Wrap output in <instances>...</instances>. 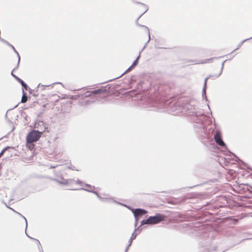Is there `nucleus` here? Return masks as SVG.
I'll return each mask as SVG.
<instances>
[{
    "label": "nucleus",
    "instance_id": "c03bdc74",
    "mask_svg": "<svg viewBox=\"0 0 252 252\" xmlns=\"http://www.w3.org/2000/svg\"><path fill=\"white\" fill-rule=\"evenodd\" d=\"M13 77L18 81L20 79V78H19V77H18L16 75H13Z\"/></svg>",
    "mask_w": 252,
    "mask_h": 252
},
{
    "label": "nucleus",
    "instance_id": "9d476101",
    "mask_svg": "<svg viewBox=\"0 0 252 252\" xmlns=\"http://www.w3.org/2000/svg\"><path fill=\"white\" fill-rule=\"evenodd\" d=\"M212 76H215L214 75H209L204 80L203 87L202 88V96L203 98L205 99L206 101H208V100L207 97V95H206L207 82L208 79H209L210 78H212Z\"/></svg>",
    "mask_w": 252,
    "mask_h": 252
},
{
    "label": "nucleus",
    "instance_id": "13d9d810",
    "mask_svg": "<svg viewBox=\"0 0 252 252\" xmlns=\"http://www.w3.org/2000/svg\"><path fill=\"white\" fill-rule=\"evenodd\" d=\"M126 74V70L124 72L122 75Z\"/></svg>",
    "mask_w": 252,
    "mask_h": 252
},
{
    "label": "nucleus",
    "instance_id": "6e6d98bb",
    "mask_svg": "<svg viewBox=\"0 0 252 252\" xmlns=\"http://www.w3.org/2000/svg\"><path fill=\"white\" fill-rule=\"evenodd\" d=\"M29 93H32V90L30 88V89H29Z\"/></svg>",
    "mask_w": 252,
    "mask_h": 252
},
{
    "label": "nucleus",
    "instance_id": "79ce46f5",
    "mask_svg": "<svg viewBox=\"0 0 252 252\" xmlns=\"http://www.w3.org/2000/svg\"><path fill=\"white\" fill-rule=\"evenodd\" d=\"M53 180L54 181H56V182H57L58 183H59V184H60V182H62V180H61L59 179H54Z\"/></svg>",
    "mask_w": 252,
    "mask_h": 252
},
{
    "label": "nucleus",
    "instance_id": "7c9ffc66",
    "mask_svg": "<svg viewBox=\"0 0 252 252\" xmlns=\"http://www.w3.org/2000/svg\"><path fill=\"white\" fill-rule=\"evenodd\" d=\"M21 116L24 118L25 120H27L28 116L26 113L24 112L23 110L20 111Z\"/></svg>",
    "mask_w": 252,
    "mask_h": 252
},
{
    "label": "nucleus",
    "instance_id": "ea45409f",
    "mask_svg": "<svg viewBox=\"0 0 252 252\" xmlns=\"http://www.w3.org/2000/svg\"><path fill=\"white\" fill-rule=\"evenodd\" d=\"M18 82L21 85V86L22 85H23L25 82L22 79H20Z\"/></svg>",
    "mask_w": 252,
    "mask_h": 252
},
{
    "label": "nucleus",
    "instance_id": "a878e982",
    "mask_svg": "<svg viewBox=\"0 0 252 252\" xmlns=\"http://www.w3.org/2000/svg\"><path fill=\"white\" fill-rule=\"evenodd\" d=\"M13 149V148L12 147L10 146H6L5 148H4L2 150L0 153V158L1 157V156L4 154V152L9 149Z\"/></svg>",
    "mask_w": 252,
    "mask_h": 252
},
{
    "label": "nucleus",
    "instance_id": "f8f14e48",
    "mask_svg": "<svg viewBox=\"0 0 252 252\" xmlns=\"http://www.w3.org/2000/svg\"><path fill=\"white\" fill-rule=\"evenodd\" d=\"M84 186L86 187V188H81L78 189H71L72 190H84L88 192L93 193L94 191V189L95 188L94 186H92L88 184H85Z\"/></svg>",
    "mask_w": 252,
    "mask_h": 252
},
{
    "label": "nucleus",
    "instance_id": "4d7b16f0",
    "mask_svg": "<svg viewBox=\"0 0 252 252\" xmlns=\"http://www.w3.org/2000/svg\"><path fill=\"white\" fill-rule=\"evenodd\" d=\"M154 105H158L159 104L158 102H154Z\"/></svg>",
    "mask_w": 252,
    "mask_h": 252
},
{
    "label": "nucleus",
    "instance_id": "f03ea898",
    "mask_svg": "<svg viewBox=\"0 0 252 252\" xmlns=\"http://www.w3.org/2000/svg\"><path fill=\"white\" fill-rule=\"evenodd\" d=\"M205 118L200 123L203 125V131H195L196 134L202 139H206L208 142H213V139L216 143L224 149H227V146L222 139L221 133L220 130L213 128L212 127L208 128L207 126L212 123L210 118L205 115Z\"/></svg>",
    "mask_w": 252,
    "mask_h": 252
},
{
    "label": "nucleus",
    "instance_id": "603ef678",
    "mask_svg": "<svg viewBox=\"0 0 252 252\" xmlns=\"http://www.w3.org/2000/svg\"><path fill=\"white\" fill-rule=\"evenodd\" d=\"M55 167H56V166H50V168H55Z\"/></svg>",
    "mask_w": 252,
    "mask_h": 252
},
{
    "label": "nucleus",
    "instance_id": "393cba45",
    "mask_svg": "<svg viewBox=\"0 0 252 252\" xmlns=\"http://www.w3.org/2000/svg\"><path fill=\"white\" fill-rule=\"evenodd\" d=\"M93 193L94 194L97 196V197L99 200H100L101 201H103L104 202V201H105L106 200H107V198H103V197H101L99 195L97 191H95V190H94L93 191Z\"/></svg>",
    "mask_w": 252,
    "mask_h": 252
},
{
    "label": "nucleus",
    "instance_id": "4be33fe9",
    "mask_svg": "<svg viewBox=\"0 0 252 252\" xmlns=\"http://www.w3.org/2000/svg\"><path fill=\"white\" fill-rule=\"evenodd\" d=\"M192 197V195H190V194H188L185 196H184L183 197H182V198H181L180 199V201L179 202L180 203H183V202H186L188 199H190Z\"/></svg>",
    "mask_w": 252,
    "mask_h": 252
},
{
    "label": "nucleus",
    "instance_id": "2eb2a0df",
    "mask_svg": "<svg viewBox=\"0 0 252 252\" xmlns=\"http://www.w3.org/2000/svg\"><path fill=\"white\" fill-rule=\"evenodd\" d=\"M145 83L144 81H140L138 83V84H137V89L139 90L138 91V92H142V91H146V87H143V85H145Z\"/></svg>",
    "mask_w": 252,
    "mask_h": 252
},
{
    "label": "nucleus",
    "instance_id": "cd10ccee",
    "mask_svg": "<svg viewBox=\"0 0 252 252\" xmlns=\"http://www.w3.org/2000/svg\"><path fill=\"white\" fill-rule=\"evenodd\" d=\"M33 240L36 241L37 242V246H38V250L40 252H43V251L42 250V247L40 245V242L39 241V240H38L37 239H34Z\"/></svg>",
    "mask_w": 252,
    "mask_h": 252
},
{
    "label": "nucleus",
    "instance_id": "37998d69",
    "mask_svg": "<svg viewBox=\"0 0 252 252\" xmlns=\"http://www.w3.org/2000/svg\"><path fill=\"white\" fill-rule=\"evenodd\" d=\"M8 208L13 210L15 212H16L17 214H18L21 217L23 216L21 214H20V213H18L16 211H15V210H14L13 209H12V208H10V207H8Z\"/></svg>",
    "mask_w": 252,
    "mask_h": 252
},
{
    "label": "nucleus",
    "instance_id": "c9c22d12",
    "mask_svg": "<svg viewBox=\"0 0 252 252\" xmlns=\"http://www.w3.org/2000/svg\"><path fill=\"white\" fill-rule=\"evenodd\" d=\"M210 145H211V147H210L211 149H212V150H215L216 146L214 143H210Z\"/></svg>",
    "mask_w": 252,
    "mask_h": 252
},
{
    "label": "nucleus",
    "instance_id": "c756f323",
    "mask_svg": "<svg viewBox=\"0 0 252 252\" xmlns=\"http://www.w3.org/2000/svg\"><path fill=\"white\" fill-rule=\"evenodd\" d=\"M148 36H149V39H148V40L146 42V43L145 44L144 46H143V47L142 48V49H141V50L139 51V52H140V53H142V52L143 51V50H144L145 49V48L146 47L147 44L149 42V41H150V39H151V38H150V34H149L148 33Z\"/></svg>",
    "mask_w": 252,
    "mask_h": 252
},
{
    "label": "nucleus",
    "instance_id": "1a4fd4ad",
    "mask_svg": "<svg viewBox=\"0 0 252 252\" xmlns=\"http://www.w3.org/2000/svg\"><path fill=\"white\" fill-rule=\"evenodd\" d=\"M145 225H152L151 222V220L149 218V217L146 219H143L140 221V224L137 227H135V229L140 232L142 231L143 227Z\"/></svg>",
    "mask_w": 252,
    "mask_h": 252
},
{
    "label": "nucleus",
    "instance_id": "bb28decb",
    "mask_svg": "<svg viewBox=\"0 0 252 252\" xmlns=\"http://www.w3.org/2000/svg\"><path fill=\"white\" fill-rule=\"evenodd\" d=\"M60 178L61 180H62V182H60V185H64V186L68 185V183H67V179H63V177H61Z\"/></svg>",
    "mask_w": 252,
    "mask_h": 252
},
{
    "label": "nucleus",
    "instance_id": "20e7f679",
    "mask_svg": "<svg viewBox=\"0 0 252 252\" xmlns=\"http://www.w3.org/2000/svg\"><path fill=\"white\" fill-rule=\"evenodd\" d=\"M127 209L130 210L135 219V222H134V226L135 227H136L138 224V221L146 213L148 212L147 210H146L142 208H133L131 206L129 205H127Z\"/></svg>",
    "mask_w": 252,
    "mask_h": 252
},
{
    "label": "nucleus",
    "instance_id": "e433bc0d",
    "mask_svg": "<svg viewBox=\"0 0 252 252\" xmlns=\"http://www.w3.org/2000/svg\"><path fill=\"white\" fill-rule=\"evenodd\" d=\"M21 217L22 218H23V219H24V220H25V222H26V229H27V227H28L27 220L26 218L24 216H22Z\"/></svg>",
    "mask_w": 252,
    "mask_h": 252
},
{
    "label": "nucleus",
    "instance_id": "8fccbe9b",
    "mask_svg": "<svg viewBox=\"0 0 252 252\" xmlns=\"http://www.w3.org/2000/svg\"><path fill=\"white\" fill-rule=\"evenodd\" d=\"M129 92H130V91H127V92H126V93H127V97H128V96H129V95H130Z\"/></svg>",
    "mask_w": 252,
    "mask_h": 252
},
{
    "label": "nucleus",
    "instance_id": "dca6fc26",
    "mask_svg": "<svg viewBox=\"0 0 252 252\" xmlns=\"http://www.w3.org/2000/svg\"><path fill=\"white\" fill-rule=\"evenodd\" d=\"M13 51L14 52V53L17 55V58H18V63H17V64L16 65V67H15L14 68H13V70H16L19 67V63H20V56L19 55V54L18 53V52L17 51V50H16V49L14 47H13Z\"/></svg>",
    "mask_w": 252,
    "mask_h": 252
},
{
    "label": "nucleus",
    "instance_id": "b1692460",
    "mask_svg": "<svg viewBox=\"0 0 252 252\" xmlns=\"http://www.w3.org/2000/svg\"><path fill=\"white\" fill-rule=\"evenodd\" d=\"M28 100L27 94L23 91L22 93V97L21 100V102L24 103H26Z\"/></svg>",
    "mask_w": 252,
    "mask_h": 252
},
{
    "label": "nucleus",
    "instance_id": "aec40b11",
    "mask_svg": "<svg viewBox=\"0 0 252 252\" xmlns=\"http://www.w3.org/2000/svg\"><path fill=\"white\" fill-rule=\"evenodd\" d=\"M62 84V83L61 82H55V83H54L52 84H50V85H43L42 84H41V83H39L38 85V86L37 87L39 88V86H42L43 87V88L41 89V90H45V87H50L51 86H53L55 84Z\"/></svg>",
    "mask_w": 252,
    "mask_h": 252
},
{
    "label": "nucleus",
    "instance_id": "9b49d317",
    "mask_svg": "<svg viewBox=\"0 0 252 252\" xmlns=\"http://www.w3.org/2000/svg\"><path fill=\"white\" fill-rule=\"evenodd\" d=\"M224 56H220L218 57L211 58L210 59L203 60L200 62L198 61L197 60H190L189 62L192 63L193 64H198V63H210L213 61L214 59H218L221 58L223 57Z\"/></svg>",
    "mask_w": 252,
    "mask_h": 252
},
{
    "label": "nucleus",
    "instance_id": "a211bd4d",
    "mask_svg": "<svg viewBox=\"0 0 252 252\" xmlns=\"http://www.w3.org/2000/svg\"><path fill=\"white\" fill-rule=\"evenodd\" d=\"M122 94L121 97L123 98H126V91L125 90H120L118 91L117 92V96H119L120 95Z\"/></svg>",
    "mask_w": 252,
    "mask_h": 252
},
{
    "label": "nucleus",
    "instance_id": "de8ad7c7",
    "mask_svg": "<svg viewBox=\"0 0 252 252\" xmlns=\"http://www.w3.org/2000/svg\"><path fill=\"white\" fill-rule=\"evenodd\" d=\"M14 70H13H13H12L11 72V75H12V76L13 77V75H14H14H16L15 74H14L13 73V71H14Z\"/></svg>",
    "mask_w": 252,
    "mask_h": 252
},
{
    "label": "nucleus",
    "instance_id": "f257e3e1",
    "mask_svg": "<svg viewBox=\"0 0 252 252\" xmlns=\"http://www.w3.org/2000/svg\"><path fill=\"white\" fill-rule=\"evenodd\" d=\"M194 100L189 99L181 100L174 103H170L167 107L168 111L176 115L180 113L192 117V121L193 123L195 131H203V125L200 123L202 120L205 118V115L201 109H198Z\"/></svg>",
    "mask_w": 252,
    "mask_h": 252
},
{
    "label": "nucleus",
    "instance_id": "0eeeda50",
    "mask_svg": "<svg viewBox=\"0 0 252 252\" xmlns=\"http://www.w3.org/2000/svg\"><path fill=\"white\" fill-rule=\"evenodd\" d=\"M135 3L137 4H141L143 7H144V12L141 14H140V16H139V17L137 18V19L136 20V21H135V24L137 26H138V27H142V28L145 29L146 30V31L147 32V33L149 34H150V30L147 26H146L145 25H141V24H139L138 23V20L139 19V18L149 10V6L147 5H146L144 3H143L141 2L136 1Z\"/></svg>",
    "mask_w": 252,
    "mask_h": 252
},
{
    "label": "nucleus",
    "instance_id": "a18cd8bd",
    "mask_svg": "<svg viewBox=\"0 0 252 252\" xmlns=\"http://www.w3.org/2000/svg\"><path fill=\"white\" fill-rule=\"evenodd\" d=\"M13 77L18 81L20 79V78H19V77H18L16 75H13Z\"/></svg>",
    "mask_w": 252,
    "mask_h": 252
},
{
    "label": "nucleus",
    "instance_id": "2f4dec72",
    "mask_svg": "<svg viewBox=\"0 0 252 252\" xmlns=\"http://www.w3.org/2000/svg\"><path fill=\"white\" fill-rule=\"evenodd\" d=\"M75 183L78 185H79L80 186H84V184L85 183H84L82 182V181H81V180L78 179L76 181H75Z\"/></svg>",
    "mask_w": 252,
    "mask_h": 252
},
{
    "label": "nucleus",
    "instance_id": "f3484780",
    "mask_svg": "<svg viewBox=\"0 0 252 252\" xmlns=\"http://www.w3.org/2000/svg\"><path fill=\"white\" fill-rule=\"evenodd\" d=\"M138 62H137L136 60H134L132 64L128 68H127V72L130 71L132 70L134 68H135L138 64Z\"/></svg>",
    "mask_w": 252,
    "mask_h": 252
},
{
    "label": "nucleus",
    "instance_id": "bf43d9fd",
    "mask_svg": "<svg viewBox=\"0 0 252 252\" xmlns=\"http://www.w3.org/2000/svg\"><path fill=\"white\" fill-rule=\"evenodd\" d=\"M17 106H18V104L15 105L12 109H14V108H16Z\"/></svg>",
    "mask_w": 252,
    "mask_h": 252
},
{
    "label": "nucleus",
    "instance_id": "6e6552de",
    "mask_svg": "<svg viewBox=\"0 0 252 252\" xmlns=\"http://www.w3.org/2000/svg\"><path fill=\"white\" fill-rule=\"evenodd\" d=\"M189 226L193 231L196 232V234L197 235L202 233V232H200V231L202 230L204 228L203 225L199 222L192 223L191 225L189 224Z\"/></svg>",
    "mask_w": 252,
    "mask_h": 252
},
{
    "label": "nucleus",
    "instance_id": "052dcab7",
    "mask_svg": "<svg viewBox=\"0 0 252 252\" xmlns=\"http://www.w3.org/2000/svg\"><path fill=\"white\" fill-rule=\"evenodd\" d=\"M7 112L6 113V114H5V117H7Z\"/></svg>",
    "mask_w": 252,
    "mask_h": 252
},
{
    "label": "nucleus",
    "instance_id": "7ed1b4c3",
    "mask_svg": "<svg viewBox=\"0 0 252 252\" xmlns=\"http://www.w3.org/2000/svg\"><path fill=\"white\" fill-rule=\"evenodd\" d=\"M39 129H32L29 133L26 136V143L27 145L31 144L35 142L39 139L42 133L44 132L43 128H39Z\"/></svg>",
    "mask_w": 252,
    "mask_h": 252
},
{
    "label": "nucleus",
    "instance_id": "39448f33",
    "mask_svg": "<svg viewBox=\"0 0 252 252\" xmlns=\"http://www.w3.org/2000/svg\"><path fill=\"white\" fill-rule=\"evenodd\" d=\"M111 85L108 84L105 87H102L99 89L94 90L92 91H86L84 93V97H89L92 96H95L99 94H102L107 93L111 89Z\"/></svg>",
    "mask_w": 252,
    "mask_h": 252
},
{
    "label": "nucleus",
    "instance_id": "6ab92c4d",
    "mask_svg": "<svg viewBox=\"0 0 252 252\" xmlns=\"http://www.w3.org/2000/svg\"><path fill=\"white\" fill-rule=\"evenodd\" d=\"M84 95V94H75L73 95H71L70 98H71L72 99H79V98H81L82 99H84L86 98V97H83Z\"/></svg>",
    "mask_w": 252,
    "mask_h": 252
},
{
    "label": "nucleus",
    "instance_id": "3c124183",
    "mask_svg": "<svg viewBox=\"0 0 252 252\" xmlns=\"http://www.w3.org/2000/svg\"><path fill=\"white\" fill-rule=\"evenodd\" d=\"M152 110H154V111H158V109L157 108H154L153 109H152Z\"/></svg>",
    "mask_w": 252,
    "mask_h": 252
},
{
    "label": "nucleus",
    "instance_id": "680f3d73",
    "mask_svg": "<svg viewBox=\"0 0 252 252\" xmlns=\"http://www.w3.org/2000/svg\"><path fill=\"white\" fill-rule=\"evenodd\" d=\"M131 82H130V83H129V85L130 86H131Z\"/></svg>",
    "mask_w": 252,
    "mask_h": 252
},
{
    "label": "nucleus",
    "instance_id": "5fc2aeb1",
    "mask_svg": "<svg viewBox=\"0 0 252 252\" xmlns=\"http://www.w3.org/2000/svg\"><path fill=\"white\" fill-rule=\"evenodd\" d=\"M70 168L72 170H75L74 169V168H75L74 166H73L72 167H70Z\"/></svg>",
    "mask_w": 252,
    "mask_h": 252
},
{
    "label": "nucleus",
    "instance_id": "e2e57ef3",
    "mask_svg": "<svg viewBox=\"0 0 252 252\" xmlns=\"http://www.w3.org/2000/svg\"><path fill=\"white\" fill-rule=\"evenodd\" d=\"M207 105H208V108H209V109H210V107H209V105L208 104H207Z\"/></svg>",
    "mask_w": 252,
    "mask_h": 252
},
{
    "label": "nucleus",
    "instance_id": "09e8293b",
    "mask_svg": "<svg viewBox=\"0 0 252 252\" xmlns=\"http://www.w3.org/2000/svg\"><path fill=\"white\" fill-rule=\"evenodd\" d=\"M5 40H5V39H3V38H1V39L0 40V41H1V42H2V43H4V42H5Z\"/></svg>",
    "mask_w": 252,
    "mask_h": 252
},
{
    "label": "nucleus",
    "instance_id": "49530a36",
    "mask_svg": "<svg viewBox=\"0 0 252 252\" xmlns=\"http://www.w3.org/2000/svg\"><path fill=\"white\" fill-rule=\"evenodd\" d=\"M25 232H26V235H27L29 238H31V239H34V238H32V237H30V236H29V235H28V234L27 233V229H26V230L25 229Z\"/></svg>",
    "mask_w": 252,
    "mask_h": 252
},
{
    "label": "nucleus",
    "instance_id": "4468645a",
    "mask_svg": "<svg viewBox=\"0 0 252 252\" xmlns=\"http://www.w3.org/2000/svg\"><path fill=\"white\" fill-rule=\"evenodd\" d=\"M44 123L43 121H35L34 124V127L35 128H37V129H39V128H43L44 129V131L45 130V127L43 126Z\"/></svg>",
    "mask_w": 252,
    "mask_h": 252
},
{
    "label": "nucleus",
    "instance_id": "f704fd0d",
    "mask_svg": "<svg viewBox=\"0 0 252 252\" xmlns=\"http://www.w3.org/2000/svg\"><path fill=\"white\" fill-rule=\"evenodd\" d=\"M113 201L116 203V204H119V205H121L122 206H123L124 207H126V204H125V203H120V202H117L115 200H113Z\"/></svg>",
    "mask_w": 252,
    "mask_h": 252
},
{
    "label": "nucleus",
    "instance_id": "c85d7f7f",
    "mask_svg": "<svg viewBox=\"0 0 252 252\" xmlns=\"http://www.w3.org/2000/svg\"><path fill=\"white\" fill-rule=\"evenodd\" d=\"M22 93L23 92V91L24 92L25 90L27 91L29 90V89H30L29 87L26 83H25L23 85H22Z\"/></svg>",
    "mask_w": 252,
    "mask_h": 252
},
{
    "label": "nucleus",
    "instance_id": "72a5a7b5",
    "mask_svg": "<svg viewBox=\"0 0 252 252\" xmlns=\"http://www.w3.org/2000/svg\"><path fill=\"white\" fill-rule=\"evenodd\" d=\"M4 43L6 44L7 45H8L9 47H10L11 48H13V47H14L11 44L9 43L7 40H5Z\"/></svg>",
    "mask_w": 252,
    "mask_h": 252
},
{
    "label": "nucleus",
    "instance_id": "423d86ee",
    "mask_svg": "<svg viewBox=\"0 0 252 252\" xmlns=\"http://www.w3.org/2000/svg\"><path fill=\"white\" fill-rule=\"evenodd\" d=\"M152 225L158 224L164 220V216L161 213H156L154 216H149Z\"/></svg>",
    "mask_w": 252,
    "mask_h": 252
},
{
    "label": "nucleus",
    "instance_id": "412c9836",
    "mask_svg": "<svg viewBox=\"0 0 252 252\" xmlns=\"http://www.w3.org/2000/svg\"><path fill=\"white\" fill-rule=\"evenodd\" d=\"M251 39H252V37H250V38H247V39H245L244 40H243V41H242L240 43H239V44L237 46V47L234 50L232 51V52L230 53H232L233 52H234L235 51H236L237 50H238V49H239L241 46L243 45V44L246 41L248 40H250Z\"/></svg>",
    "mask_w": 252,
    "mask_h": 252
},
{
    "label": "nucleus",
    "instance_id": "0e129e2a",
    "mask_svg": "<svg viewBox=\"0 0 252 252\" xmlns=\"http://www.w3.org/2000/svg\"><path fill=\"white\" fill-rule=\"evenodd\" d=\"M125 252H126V249H125Z\"/></svg>",
    "mask_w": 252,
    "mask_h": 252
},
{
    "label": "nucleus",
    "instance_id": "a19ab883",
    "mask_svg": "<svg viewBox=\"0 0 252 252\" xmlns=\"http://www.w3.org/2000/svg\"><path fill=\"white\" fill-rule=\"evenodd\" d=\"M141 53L139 52V55H138V56L137 57V58H136V59L135 60H136V61H137V62H139V59H140V57H141Z\"/></svg>",
    "mask_w": 252,
    "mask_h": 252
},
{
    "label": "nucleus",
    "instance_id": "58836bf2",
    "mask_svg": "<svg viewBox=\"0 0 252 252\" xmlns=\"http://www.w3.org/2000/svg\"><path fill=\"white\" fill-rule=\"evenodd\" d=\"M119 78V77H116L114 78H113V79H109V80H107V81H106L105 82V83H107V82H108L112 81L114 80H115V79H117V78ZM102 83H101L100 84H102ZM103 83H104V82Z\"/></svg>",
    "mask_w": 252,
    "mask_h": 252
},
{
    "label": "nucleus",
    "instance_id": "ddd939ff",
    "mask_svg": "<svg viewBox=\"0 0 252 252\" xmlns=\"http://www.w3.org/2000/svg\"><path fill=\"white\" fill-rule=\"evenodd\" d=\"M140 233V232H138V231H137L136 229H135L134 232L132 233L131 237L130 238L129 241H128V245L127 246V252L128 250L129 247L131 245V243L133 240H134L137 236L138 235V234Z\"/></svg>",
    "mask_w": 252,
    "mask_h": 252
},
{
    "label": "nucleus",
    "instance_id": "5701e85b",
    "mask_svg": "<svg viewBox=\"0 0 252 252\" xmlns=\"http://www.w3.org/2000/svg\"><path fill=\"white\" fill-rule=\"evenodd\" d=\"M226 61V60H225L222 63L220 70V72H219V73L218 74L214 75L215 76H212V78H218L221 74L223 67H224V64Z\"/></svg>",
    "mask_w": 252,
    "mask_h": 252
},
{
    "label": "nucleus",
    "instance_id": "864d4df0",
    "mask_svg": "<svg viewBox=\"0 0 252 252\" xmlns=\"http://www.w3.org/2000/svg\"><path fill=\"white\" fill-rule=\"evenodd\" d=\"M37 95H38V94H33V96H34V97H36Z\"/></svg>",
    "mask_w": 252,
    "mask_h": 252
},
{
    "label": "nucleus",
    "instance_id": "4c0bfd02",
    "mask_svg": "<svg viewBox=\"0 0 252 252\" xmlns=\"http://www.w3.org/2000/svg\"><path fill=\"white\" fill-rule=\"evenodd\" d=\"M21 217L22 218H23V219H24V220H25V222H26V229H27V227H28L27 220L26 218L24 216H22Z\"/></svg>",
    "mask_w": 252,
    "mask_h": 252
},
{
    "label": "nucleus",
    "instance_id": "473e14b6",
    "mask_svg": "<svg viewBox=\"0 0 252 252\" xmlns=\"http://www.w3.org/2000/svg\"><path fill=\"white\" fill-rule=\"evenodd\" d=\"M67 183H68V185H72L73 184H74L75 183V180L74 179H67Z\"/></svg>",
    "mask_w": 252,
    "mask_h": 252
}]
</instances>
